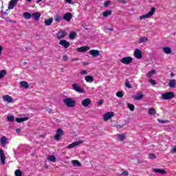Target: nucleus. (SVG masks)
I'll return each instance as SVG.
<instances>
[{
	"label": "nucleus",
	"mask_w": 176,
	"mask_h": 176,
	"mask_svg": "<svg viewBox=\"0 0 176 176\" xmlns=\"http://www.w3.org/2000/svg\"><path fill=\"white\" fill-rule=\"evenodd\" d=\"M63 101L68 108H74L76 106V100H74L73 98H65Z\"/></svg>",
	"instance_id": "obj_1"
},
{
	"label": "nucleus",
	"mask_w": 176,
	"mask_h": 176,
	"mask_svg": "<svg viewBox=\"0 0 176 176\" xmlns=\"http://www.w3.org/2000/svg\"><path fill=\"white\" fill-rule=\"evenodd\" d=\"M155 12H156V8L153 7L151 8V10L147 14L140 16V19L145 20V19H150V17H152V16L155 14Z\"/></svg>",
	"instance_id": "obj_2"
},
{
	"label": "nucleus",
	"mask_w": 176,
	"mask_h": 176,
	"mask_svg": "<svg viewBox=\"0 0 176 176\" xmlns=\"http://www.w3.org/2000/svg\"><path fill=\"white\" fill-rule=\"evenodd\" d=\"M175 97V94L173 91L163 94L161 96L162 100H173Z\"/></svg>",
	"instance_id": "obj_3"
},
{
	"label": "nucleus",
	"mask_w": 176,
	"mask_h": 176,
	"mask_svg": "<svg viewBox=\"0 0 176 176\" xmlns=\"http://www.w3.org/2000/svg\"><path fill=\"white\" fill-rule=\"evenodd\" d=\"M72 89L77 93H85V89L80 87V85L78 83H74L72 85Z\"/></svg>",
	"instance_id": "obj_4"
},
{
	"label": "nucleus",
	"mask_w": 176,
	"mask_h": 176,
	"mask_svg": "<svg viewBox=\"0 0 176 176\" xmlns=\"http://www.w3.org/2000/svg\"><path fill=\"white\" fill-rule=\"evenodd\" d=\"M120 63L125 64L126 65L131 64L133 63V58L131 56H126L120 59Z\"/></svg>",
	"instance_id": "obj_5"
},
{
	"label": "nucleus",
	"mask_w": 176,
	"mask_h": 176,
	"mask_svg": "<svg viewBox=\"0 0 176 176\" xmlns=\"http://www.w3.org/2000/svg\"><path fill=\"white\" fill-rule=\"evenodd\" d=\"M61 135H64V131H63L61 129H57L54 140L56 141H59Z\"/></svg>",
	"instance_id": "obj_6"
},
{
	"label": "nucleus",
	"mask_w": 176,
	"mask_h": 176,
	"mask_svg": "<svg viewBox=\"0 0 176 176\" xmlns=\"http://www.w3.org/2000/svg\"><path fill=\"white\" fill-rule=\"evenodd\" d=\"M3 101L8 102V104H13L14 102V100H13V98H12V96H10L9 95L3 96Z\"/></svg>",
	"instance_id": "obj_7"
},
{
	"label": "nucleus",
	"mask_w": 176,
	"mask_h": 176,
	"mask_svg": "<svg viewBox=\"0 0 176 176\" xmlns=\"http://www.w3.org/2000/svg\"><path fill=\"white\" fill-rule=\"evenodd\" d=\"M134 57L138 58V60H141V58H142V52L138 49L135 50Z\"/></svg>",
	"instance_id": "obj_8"
},
{
	"label": "nucleus",
	"mask_w": 176,
	"mask_h": 176,
	"mask_svg": "<svg viewBox=\"0 0 176 176\" xmlns=\"http://www.w3.org/2000/svg\"><path fill=\"white\" fill-rule=\"evenodd\" d=\"M0 160L1 163L3 165H5V161L6 160V156L5 155V153H3V150L0 149Z\"/></svg>",
	"instance_id": "obj_9"
},
{
	"label": "nucleus",
	"mask_w": 176,
	"mask_h": 176,
	"mask_svg": "<svg viewBox=\"0 0 176 176\" xmlns=\"http://www.w3.org/2000/svg\"><path fill=\"white\" fill-rule=\"evenodd\" d=\"M80 144H83V142L82 141L74 142L67 146V149H72V148H75V146H78V145H80Z\"/></svg>",
	"instance_id": "obj_10"
},
{
	"label": "nucleus",
	"mask_w": 176,
	"mask_h": 176,
	"mask_svg": "<svg viewBox=\"0 0 176 176\" xmlns=\"http://www.w3.org/2000/svg\"><path fill=\"white\" fill-rule=\"evenodd\" d=\"M59 45L65 47V49H68V47L70 46L69 42L66 40H60L59 41Z\"/></svg>",
	"instance_id": "obj_11"
},
{
	"label": "nucleus",
	"mask_w": 176,
	"mask_h": 176,
	"mask_svg": "<svg viewBox=\"0 0 176 176\" xmlns=\"http://www.w3.org/2000/svg\"><path fill=\"white\" fill-rule=\"evenodd\" d=\"M67 36V32L65 30L60 31L57 33L58 39H63Z\"/></svg>",
	"instance_id": "obj_12"
},
{
	"label": "nucleus",
	"mask_w": 176,
	"mask_h": 176,
	"mask_svg": "<svg viewBox=\"0 0 176 176\" xmlns=\"http://www.w3.org/2000/svg\"><path fill=\"white\" fill-rule=\"evenodd\" d=\"M81 104L82 107H89L91 104V100L90 98H86L82 100Z\"/></svg>",
	"instance_id": "obj_13"
},
{
	"label": "nucleus",
	"mask_w": 176,
	"mask_h": 176,
	"mask_svg": "<svg viewBox=\"0 0 176 176\" xmlns=\"http://www.w3.org/2000/svg\"><path fill=\"white\" fill-rule=\"evenodd\" d=\"M112 116H113V113L108 112V113H106L105 114H104L103 119L105 122H107V120H109V119H111V118H112Z\"/></svg>",
	"instance_id": "obj_14"
},
{
	"label": "nucleus",
	"mask_w": 176,
	"mask_h": 176,
	"mask_svg": "<svg viewBox=\"0 0 176 176\" xmlns=\"http://www.w3.org/2000/svg\"><path fill=\"white\" fill-rule=\"evenodd\" d=\"M89 54H91L92 57H98V56H100V51L97 50H91L89 51Z\"/></svg>",
	"instance_id": "obj_15"
},
{
	"label": "nucleus",
	"mask_w": 176,
	"mask_h": 176,
	"mask_svg": "<svg viewBox=\"0 0 176 176\" xmlns=\"http://www.w3.org/2000/svg\"><path fill=\"white\" fill-rule=\"evenodd\" d=\"M19 2V0H11L8 4V9L12 10L15 7L16 4Z\"/></svg>",
	"instance_id": "obj_16"
},
{
	"label": "nucleus",
	"mask_w": 176,
	"mask_h": 176,
	"mask_svg": "<svg viewBox=\"0 0 176 176\" xmlns=\"http://www.w3.org/2000/svg\"><path fill=\"white\" fill-rule=\"evenodd\" d=\"M133 98H134L136 101H140V100H142V98H144V95L142 93L139 92L136 95L133 96Z\"/></svg>",
	"instance_id": "obj_17"
},
{
	"label": "nucleus",
	"mask_w": 176,
	"mask_h": 176,
	"mask_svg": "<svg viewBox=\"0 0 176 176\" xmlns=\"http://www.w3.org/2000/svg\"><path fill=\"white\" fill-rule=\"evenodd\" d=\"M87 50H90L89 46H83L77 48V52H80V53H85V52H87Z\"/></svg>",
	"instance_id": "obj_18"
},
{
	"label": "nucleus",
	"mask_w": 176,
	"mask_h": 176,
	"mask_svg": "<svg viewBox=\"0 0 176 176\" xmlns=\"http://www.w3.org/2000/svg\"><path fill=\"white\" fill-rule=\"evenodd\" d=\"M71 19H72V14L71 12H67L63 16V20L66 21H71Z\"/></svg>",
	"instance_id": "obj_19"
},
{
	"label": "nucleus",
	"mask_w": 176,
	"mask_h": 176,
	"mask_svg": "<svg viewBox=\"0 0 176 176\" xmlns=\"http://www.w3.org/2000/svg\"><path fill=\"white\" fill-rule=\"evenodd\" d=\"M32 19H34V20L38 21V20H39V19H41V13L35 12V13L32 14Z\"/></svg>",
	"instance_id": "obj_20"
},
{
	"label": "nucleus",
	"mask_w": 176,
	"mask_h": 176,
	"mask_svg": "<svg viewBox=\"0 0 176 176\" xmlns=\"http://www.w3.org/2000/svg\"><path fill=\"white\" fill-rule=\"evenodd\" d=\"M153 173H158L159 174H167V172L164 169L153 168Z\"/></svg>",
	"instance_id": "obj_21"
},
{
	"label": "nucleus",
	"mask_w": 176,
	"mask_h": 176,
	"mask_svg": "<svg viewBox=\"0 0 176 176\" xmlns=\"http://www.w3.org/2000/svg\"><path fill=\"white\" fill-rule=\"evenodd\" d=\"M85 80L87 83H93V82H94V77L91 76H86Z\"/></svg>",
	"instance_id": "obj_22"
},
{
	"label": "nucleus",
	"mask_w": 176,
	"mask_h": 176,
	"mask_svg": "<svg viewBox=\"0 0 176 176\" xmlns=\"http://www.w3.org/2000/svg\"><path fill=\"white\" fill-rule=\"evenodd\" d=\"M0 142H1V145H2L3 146H5V144H8V138H6V136L1 137L0 140Z\"/></svg>",
	"instance_id": "obj_23"
},
{
	"label": "nucleus",
	"mask_w": 176,
	"mask_h": 176,
	"mask_svg": "<svg viewBox=\"0 0 176 176\" xmlns=\"http://www.w3.org/2000/svg\"><path fill=\"white\" fill-rule=\"evenodd\" d=\"M175 85H176V80H170L169 82H168V86L169 87H170L171 89H174V87H175Z\"/></svg>",
	"instance_id": "obj_24"
},
{
	"label": "nucleus",
	"mask_w": 176,
	"mask_h": 176,
	"mask_svg": "<svg viewBox=\"0 0 176 176\" xmlns=\"http://www.w3.org/2000/svg\"><path fill=\"white\" fill-rule=\"evenodd\" d=\"M52 23H53V18L47 19L44 21V23L47 26L52 25Z\"/></svg>",
	"instance_id": "obj_25"
},
{
	"label": "nucleus",
	"mask_w": 176,
	"mask_h": 176,
	"mask_svg": "<svg viewBox=\"0 0 176 176\" xmlns=\"http://www.w3.org/2000/svg\"><path fill=\"white\" fill-rule=\"evenodd\" d=\"M16 122L17 123H23V122H25V120H28V118L25 117V118H16L15 119Z\"/></svg>",
	"instance_id": "obj_26"
},
{
	"label": "nucleus",
	"mask_w": 176,
	"mask_h": 176,
	"mask_svg": "<svg viewBox=\"0 0 176 176\" xmlns=\"http://www.w3.org/2000/svg\"><path fill=\"white\" fill-rule=\"evenodd\" d=\"M20 85L21 87H24V89H28V87H30V85L26 81L20 82Z\"/></svg>",
	"instance_id": "obj_27"
},
{
	"label": "nucleus",
	"mask_w": 176,
	"mask_h": 176,
	"mask_svg": "<svg viewBox=\"0 0 176 176\" xmlns=\"http://www.w3.org/2000/svg\"><path fill=\"white\" fill-rule=\"evenodd\" d=\"M72 163L75 167H82V164L78 160H72Z\"/></svg>",
	"instance_id": "obj_28"
},
{
	"label": "nucleus",
	"mask_w": 176,
	"mask_h": 176,
	"mask_svg": "<svg viewBox=\"0 0 176 176\" xmlns=\"http://www.w3.org/2000/svg\"><path fill=\"white\" fill-rule=\"evenodd\" d=\"M163 52L166 53V54H171V48L168 47H165L163 48Z\"/></svg>",
	"instance_id": "obj_29"
},
{
	"label": "nucleus",
	"mask_w": 176,
	"mask_h": 176,
	"mask_svg": "<svg viewBox=\"0 0 176 176\" xmlns=\"http://www.w3.org/2000/svg\"><path fill=\"white\" fill-rule=\"evenodd\" d=\"M145 42H148L147 37L142 36L139 38V43H145Z\"/></svg>",
	"instance_id": "obj_30"
},
{
	"label": "nucleus",
	"mask_w": 176,
	"mask_h": 176,
	"mask_svg": "<svg viewBox=\"0 0 176 176\" xmlns=\"http://www.w3.org/2000/svg\"><path fill=\"white\" fill-rule=\"evenodd\" d=\"M69 39L74 40L75 38H76V32H71L69 34Z\"/></svg>",
	"instance_id": "obj_31"
},
{
	"label": "nucleus",
	"mask_w": 176,
	"mask_h": 176,
	"mask_svg": "<svg viewBox=\"0 0 176 176\" xmlns=\"http://www.w3.org/2000/svg\"><path fill=\"white\" fill-rule=\"evenodd\" d=\"M23 16L25 19H26V20H30V19L32 17V15H31L30 12H25L23 13Z\"/></svg>",
	"instance_id": "obj_32"
},
{
	"label": "nucleus",
	"mask_w": 176,
	"mask_h": 176,
	"mask_svg": "<svg viewBox=\"0 0 176 176\" xmlns=\"http://www.w3.org/2000/svg\"><path fill=\"white\" fill-rule=\"evenodd\" d=\"M111 14H112V11L111 10L104 11L103 12V17H108V16H111Z\"/></svg>",
	"instance_id": "obj_33"
},
{
	"label": "nucleus",
	"mask_w": 176,
	"mask_h": 176,
	"mask_svg": "<svg viewBox=\"0 0 176 176\" xmlns=\"http://www.w3.org/2000/svg\"><path fill=\"white\" fill-rule=\"evenodd\" d=\"M148 115H156V110L153 108H151L148 109Z\"/></svg>",
	"instance_id": "obj_34"
},
{
	"label": "nucleus",
	"mask_w": 176,
	"mask_h": 176,
	"mask_svg": "<svg viewBox=\"0 0 176 176\" xmlns=\"http://www.w3.org/2000/svg\"><path fill=\"white\" fill-rule=\"evenodd\" d=\"M14 174L15 176H23V172L20 169H16Z\"/></svg>",
	"instance_id": "obj_35"
},
{
	"label": "nucleus",
	"mask_w": 176,
	"mask_h": 176,
	"mask_svg": "<svg viewBox=\"0 0 176 176\" xmlns=\"http://www.w3.org/2000/svg\"><path fill=\"white\" fill-rule=\"evenodd\" d=\"M118 138H119L120 141H124V140H126V134H124V133L120 134L118 135Z\"/></svg>",
	"instance_id": "obj_36"
},
{
	"label": "nucleus",
	"mask_w": 176,
	"mask_h": 176,
	"mask_svg": "<svg viewBox=\"0 0 176 176\" xmlns=\"http://www.w3.org/2000/svg\"><path fill=\"white\" fill-rule=\"evenodd\" d=\"M155 72H156L155 70H151V71L148 72L147 74V78H152V76H153Z\"/></svg>",
	"instance_id": "obj_37"
},
{
	"label": "nucleus",
	"mask_w": 176,
	"mask_h": 176,
	"mask_svg": "<svg viewBox=\"0 0 176 176\" xmlns=\"http://www.w3.org/2000/svg\"><path fill=\"white\" fill-rule=\"evenodd\" d=\"M127 106L130 111H132V112H133L134 109H135V107L133 104L128 103Z\"/></svg>",
	"instance_id": "obj_38"
},
{
	"label": "nucleus",
	"mask_w": 176,
	"mask_h": 176,
	"mask_svg": "<svg viewBox=\"0 0 176 176\" xmlns=\"http://www.w3.org/2000/svg\"><path fill=\"white\" fill-rule=\"evenodd\" d=\"M48 160L50 162H52V163H54L56 162V156L54 155H50L48 157Z\"/></svg>",
	"instance_id": "obj_39"
},
{
	"label": "nucleus",
	"mask_w": 176,
	"mask_h": 176,
	"mask_svg": "<svg viewBox=\"0 0 176 176\" xmlns=\"http://www.w3.org/2000/svg\"><path fill=\"white\" fill-rule=\"evenodd\" d=\"M54 20L55 21H57V23H60V21H61V16H60V14L55 15Z\"/></svg>",
	"instance_id": "obj_40"
},
{
	"label": "nucleus",
	"mask_w": 176,
	"mask_h": 176,
	"mask_svg": "<svg viewBox=\"0 0 176 176\" xmlns=\"http://www.w3.org/2000/svg\"><path fill=\"white\" fill-rule=\"evenodd\" d=\"M5 75H6V70H1L0 72V79H2V78H4Z\"/></svg>",
	"instance_id": "obj_41"
},
{
	"label": "nucleus",
	"mask_w": 176,
	"mask_h": 176,
	"mask_svg": "<svg viewBox=\"0 0 176 176\" xmlns=\"http://www.w3.org/2000/svg\"><path fill=\"white\" fill-rule=\"evenodd\" d=\"M7 119L9 122H14V116H8Z\"/></svg>",
	"instance_id": "obj_42"
},
{
	"label": "nucleus",
	"mask_w": 176,
	"mask_h": 176,
	"mask_svg": "<svg viewBox=\"0 0 176 176\" xmlns=\"http://www.w3.org/2000/svg\"><path fill=\"white\" fill-rule=\"evenodd\" d=\"M148 159L150 160H155V159H156V155L155 154H149Z\"/></svg>",
	"instance_id": "obj_43"
},
{
	"label": "nucleus",
	"mask_w": 176,
	"mask_h": 176,
	"mask_svg": "<svg viewBox=\"0 0 176 176\" xmlns=\"http://www.w3.org/2000/svg\"><path fill=\"white\" fill-rule=\"evenodd\" d=\"M120 175V176H129V171L123 170L122 173Z\"/></svg>",
	"instance_id": "obj_44"
},
{
	"label": "nucleus",
	"mask_w": 176,
	"mask_h": 176,
	"mask_svg": "<svg viewBox=\"0 0 176 176\" xmlns=\"http://www.w3.org/2000/svg\"><path fill=\"white\" fill-rule=\"evenodd\" d=\"M116 96L118 97L119 98H122V97H123V92L122 91L117 92Z\"/></svg>",
	"instance_id": "obj_45"
},
{
	"label": "nucleus",
	"mask_w": 176,
	"mask_h": 176,
	"mask_svg": "<svg viewBox=\"0 0 176 176\" xmlns=\"http://www.w3.org/2000/svg\"><path fill=\"white\" fill-rule=\"evenodd\" d=\"M148 83H150L151 85H156V81L153 79H150L148 80Z\"/></svg>",
	"instance_id": "obj_46"
},
{
	"label": "nucleus",
	"mask_w": 176,
	"mask_h": 176,
	"mask_svg": "<svg viewBox=\"0 0 176 176\" xmlns=\"http://www.w3.org/2000/svg\"><path fill=\"white\" fill-rule=\"evenodd\" d=\"M111 4V1H106L104 3V6L105 8H108V6H109V5Z\"/></svg>",
	"instance_id": "obj_47"
},
{
	"label": "nucleus",
	"mask_w": 176,
	"mask_h": 176,
	"mask_svg": "<svg viewBox=\"0 0 176 176\" xmlns=\"http://www.w3.org/2000/svg\"><path fill=\"white\" fill-rule=\"evenodd\" d=\"M125 86L128 87V89H131V85H130V82L129 81L125 82Z\"/></svg>",
	"instance_id": "obj_48"
},
{
	"label": "nucleus",
	"mask_w": 176,
	"mask_h": 176,
	"mask_svg": "<svg viewBox=\"0 0 176 176\" xmlns=\"http://www.w3.org/2000/svg\"><path fill=\"white\" fill-rule=\"evenodd\" d=\"M118 2H120V3H122V5H126V3H127V1H126L125 0H118Z\"/></svg>",
	"instance_id": "obj_49"
},
{
	"label": "nucleus",
	"mask_w": 176,
	"mask_h": 176,
	"mask_svg": "<svg viewBox=\"0 0 176 176\" xmlns=\"http://www.w3.org/2000/svg\"><path fill=\"white\" fill-rule=\"evenodd\" d=\"M46 111L48 112V113H53V110L50 108H47Z\"/></svg>",
	"instance_id": "obj_50"
},
{
	"label": "nucleus",
	"mask_w": 176,
	"mask_h": 176,
	"mask_svg": "<svg viewBox=\"0 0 176 176\" xmlns=\"http://www.w3.org/2000/svg\"><path fill=\"white\" fill-rule=\"evenodd\" d=\"M81 75H87V71L86 70H82L80 72Z\"/></svg>",
	"instance_id": "obj_51"
},
{
	"label": "nucleus",
	"mask_w": 176,
	"mask_h": 176,
	"mask_svg": "<svg viewBox=\"0 0 176 176\" xmlns=\"http://www.w3.org/2000/svg\"><path fill=\"white\" fill-rule=\"evenodd\" d=\"M68 56H67V55H64L63 56V60H64V61H68Z\"/></svg>",
	"instance_id": "obj_52"
},
{
	"label": "nucleus",
	"mask_w": 176,
	"mask_h": 176,
	"mask_svg": "<svg viewBox=\"0 0 176 176\" xmlns=\"http://www.w3.org/2000/svg\"><path fill=\"white\" fill-rule=\"evenodd\" d=\"M98 104L99 105H102V104H104V100H102V99L98 101Z\"/></svg>",
	"instance_id": "obj_53"
},
{
	"label": "nucleus",
	"mask_w": 176,
	"mask_h": 176,
	"mask_svg": "<svg viewBox=\"0 0 176 176\" xmlns=\"http://www.w3.org/2000/svg\"><path fill=\"white\" fill-rule=\"evenodd\" d=\"M159 123H167V120H158Z\"/></svg>",
	"instance_id": "obj_54"
},
{
	"label": "nucleus",
	"mask_w": 176,
	"mask_h": 176,
	"mask_svg": "<svg viewBox=\"0 0 176 176\" xmlns=\"http://www.w3.org/2000/svg\"><path fill=\"white\" fill-rule=\"evenodd\" d=\"M16 133H21V129H16Z\"/></svg>",
	"instance_id": "obj_55"
},
{
	"label": "nucleus",
	"mask_w": 176,
	"mask_h": 176,
	"mask_svg": "<svg viewBox=\"0 0 176 176\" xmlns=\"http://www.w3.org/2000/svg\"><path fill=\"white\" fill-rule=\"evenodd\" d=\"M78 58H74L72 59V61H78Z\"/></svg>",
	"instance_id": "obj_56"
},
{
	"label": "nucleus",
	"mask_w": 176,
	"mask_h": 176,
	"mask_svg": "<svg viewBox=\"0 0 176 176\" xmlns=\"http://www.w3.org/2000/svg\"><path fill=\"white\" fill-rule=\"evenodd\" d=\"M173 152L174 153H176V146H175V147L173 148Z\"/></svg>",
	"instance_id": "obj_57"
},
{
	"label": "nucleus",
	"mask_w": 176,
	"mask_h": 176,
	"mask_svg": "<svg viewBox=\"0 0 176 176\" xmlns=\"http://www.w3.org/2000/svg\"><path fill=\"white\" fill-rule=\"evenodd\" d=\"M67 3H72V0H65Z\"/></svg>",
	"instance_id": "obj_58"
},
{
	"label": "nucleus",
	"mask_w": 176,
	"mask_h": 176,
	"mask_svg": "<svg viewBox=\"0 0 176 176\" xmlns=\"http://www.w3.org/2000/svg\"><path fill=\"white\" fill-rule=\"evenodd\" d=\"M2 54V47L0 46V56Z\"/></svg>",
	"instance_id": "obj_59"
},
{
	"label": "nucleus",
	"mask_w": 176,
	"mask_h": 176,
	"mask_svg": "<svg viewBox=\"0 0 176 176\" xmlns=\"http://www.w3.org/2000/svg\"><path fill=\"white\" fill-rule=\"evenodd\" d=\"M118 127H119L120 129H123V125H118Z\"/></svg>",
	"instance_id": "obj_60"
},
{
	"label": "nucleus",
	"mask_w": 176,
	"mask_h": 176,
	"mask_svg": "<svg viewBox=\"0 0 176 176\" xmlns=\"http://www.w3.org/2000/svg\"><path fill=\"white\" fill-rule=\"evenodd\" d=\"M39 2H42V0H37L36 3H39Z\"/></svg>",
	"instance_id": "obj_61"
},
{
	"label": "nucleus",
	"mask_w": 176,
	"mask_h": 176,
	"mask_svg": "<svg viewBox=\"0 0 176 176\" xmlns=\"http://www.w3.org/2000/svg\"><path fill=\"white\" fill-rule=\"evenodd\" d=\"M109 31H113V28H109Z\"/></svg>",
	"instance_id": "obj_62"
},
{
	"label": "nucleus",
	"mask_w": 176,
	"mask_h": 176,
	"mask_svg": "<svg viewBox=\"0 0 176 176\" xmlns=\"http://www.w3.org/2000/svg\"><path fill=\"white\" fill-rule=\"evenodd\" d=\"M170 76H174V73H171Z\"/></svg>",
	"instance_id": "obj_63"
},
{
	"label": "nucleus",
	"mask_w": 176,
	"mask_h": 176,
	"mask_svg": "<svg viewBox=\"0 0 176 176\" xmlns=\"http://www.w3.org/2000/svg\"><path fill=\"white\" fill-rule=\"evenodd\" d=\"M24 65H27V62L23 63Z\"/></svg>",
	"instance_id": "obj_64"
}]
</instances>
